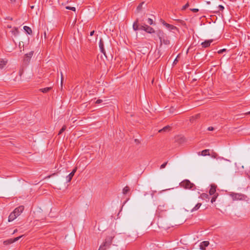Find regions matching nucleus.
<instances>
[{"mask_svg":"<svg viewBox=\"0 0 250 250\" xmlns=\"http://www.w3.org/2000/svg\"><path fill=\"white\" fill-rule=\"evenodd\" d=\"M156 34L159 38L161 42V44L162 43L166 45H168L170 43V41L167 36L166 34L161 30H158L156 31Z\"/></svg>","mask_w":250,"mask_h":250,"instance_id":"1","label":"nucleus"},{"mask_svg":"<svg viewBox=\"0 0 250 250\" xmlns=\"http://www.w3.org/2000/svg\"><path fill=\"white\" fill-rule=\"evenodd\" d=\"M180 186L186 189L195 188V186L188 180H185L180 183Z\"/></svg>","mask_w":250,"mask_h":250,"instance_id":"2","label":"nucleus"},{"mask_svg":"<svg viewBox=\"0 0 250 250\" xmlns=\"http://www.w3.org/2000/svg\"><path fill=\"white\" fill-rule=\"evenodd\" d=\"M114 237L115 235L112 232L110 235L106 236L102 245L106 247H107V248H109L112 244V240L114 238Z\"/></svg>","mask_w":250,"mask_h":250,"instance_id":"3","label":"nucleus"},{"mask_svg":"<svg viewBox=\"0 0 250 250\" xmlns=\"http://www.w3.org/2000/svg\"><path fill=\"white\" fill-rule=\"evenodd\" d=\"M230 196L233 200H246L247 198L245 195L236 193H231Z\"/></svg>","mask_w":250,"mask_h":250,"instance_id":"4","label":"nucleus"},{"mask_svg":"<svg viewBox=\"0 0 250 250\" xmlns=\"http://www.w3.org/2000/svg\"><path fill=\"white\" fill-rule=\"evenodd\" d=\"M23 235H21L19 237H16L14 239H10L7 240H5L3 242V244L5 245H7L9 244H11L18 240H19L21 238Z\"/></svg>","mask_w":250,"mask_h":250,"instance_id":"5","label":"nucleus"},{"mask_svg":"<svg viewBox=\"0 0 250 250\" xmlns=\"http://www.w3.org/2000/svg\"><path fill=\"white\" fill-rule=\"evenodd\" d=\"M24 209V207L23 206H20L17 208H16L14 210V212L16 214V215L19 216L23 211Z\"/></svg>","mask_w":250,"mask_h":250,"instance_id":"6","label":"nucleus"},{"mask_svg":"<svg viewBox=\"0 0 250 250\" xmlns=\"http://www.w3.org/2000/svg\"><path fill=\"white\" fill-rule=\"evenodd\" d=\"M99 48L101 52L105 56V51L104 48V42L102 39L99 42Z\"/></svg>","mask_w":250,"mask_h":250,"instance_id":"7","label":"nucleus"},{"mask_svg":"<svg viewBox=\"0 0 250 250\" xmlns=\"http://www.w3.org/2000/svg\"><path fill=\"white\" fill-rule=\"evenodd\" d=\"M209 244V243L208 241H203L200 243V249L202 250H206V247H208Z\"/></svg>","mask_w":250,"mask_h":250,"instance_id":"8","label":"nucleus"},{"mask_svg":"<svg viewBox=\"0 0 250 250\" xmlns=\"http://www.w3.org/2000/svg\"><path fill=\"white\" fill-rule=\"evenodd\" d=\"M213 42L212 40H206L201 43V45L204 48H207L210 46L211 43Z\"/></svg>","mask_w":250,"mask_h":250,"instance_id":"9","label":"nucleus"},{"mask_svg":"<svg viewBox=\"0 0 250 250\" xmlns=\"http://www.w3.org/2000/svg\"><path fill=\"white\" fill-rule=\"evenodd\" d=\"M145 31L148 33H156V31L151 27L146 25V28Z\"/></svg>","mask_w":250,"mask_h":250,"instance_id":"10","label":"nucleus"},{"mask_svg":"<svg viewBox=\"0 0 250 250\" xmlns=\"http://www.w3.org/2000/svg\"><path fill=\"white\" fill-rule=\"evenodd\" d=\"M217 186L214 184L211 185L209 191V193L210 195H214L216 192V188Z\"/></svg>","mask_w":250,"mask_h":250,"instance_id":"11","label":"nucleus"},{"mask_svg":"<svg viewBox=\"0 0 250 250\" xmlns=\"http://www.w3.org/2000/svg\"><path fill=\"white\" fill-rule=\"evenodd\" d=\"M133 29L135 31L139 30V20L138 19H136V21L133 23Z\"/></svg>","mask_w":250,"mask_h":250,"instance_id":"12","label":"nucleus"},{"mask_svg":"<svg viewBox=\"0 0 250 250\" xmlns=\"http://www.w3.org/2000/svg\"><path fill=\"white\" fill-rule=\"evenodd\" d=\"M17 217V216L16 215V214L14 213V211L12 212L9 217H8V221L11 222L13 221L15 219H16Z\"/></svg>","mask_w":250,"mask_h":250,"instance_id":"13","label":"nucleus"},{"mask_svg":"<svg viewBox=\"0 0 250 250\" xmlns=\"http://www.w3.org/2000/svg\"><path fill=\"white\" fill-rule=\"evenodd\" d=\"M175 141L179 144H182L185 142V138L183 137H177L175 138Z\"/></svg>","mask_w":250,"mask_h":250,"instance_id":"14","label":"nucleus"},{"mask_svg":"<svg viewBox=\"0 0 250 250\" xmlns=\"http://www.w3.org/2000/svg\"><path fill=\"white\" fill-rule=\"evenodd\" d=\"M23 29L24 30H25V31L28 34H29V35H31L32 34V29L30 27H28V26H24L23 27Z\"/></svg>","mask_w":250,"mask_h":250,"instance_id":"15","label":"nucleus"},{"mask_svg":"<svg viewBox=\"0 0 250 250\" xmlns=\"http://www.w3.org/2000/svg\"><path fill=\"white\" fill-rule=\"evenodd\" d=\"M144 3H145V2L144 1H142L137 7L136 11H137V13L140 12L142 10V9L143 8V4H144Z\"/></svg>","mask_w":250,"mask_h":250,"instance_id":"16","label":"nucleus"},{"mask_svg":"<svg viewBox=\"0 0 250 250\" xmlns=\"http://www.w3.org/2000/svg\"><path fill=\"white\" fill-rule=\"evenodd\" d=\"M218 159H220V160H223L224 162L222 163V165L224 166H227L228 165L227 164V163H230V161L229 160H227V159H224L223 157H218Z\"/></svg>","mask_w":250,"mask_h":250,"instance_id":"17","label":"nucleus"},{"mask_svg":"<svg viewBox=\"0 0 250 250\" xmlns=\"http://www.w3.org/2000/svg\"><path fill=\"white\" fill-rule=\"evenodd\" d=\"M130 191V188L128 186H125L123 189V193L126 194Z\"/></svg>","mask_w":250,"mask_h":250,"instance_id":"18","label":"nucleus"},{"mask_svg":"<svg viewBox=\"0 0 250 250\" xmlns=\"http://www.w3.org/2000/svg\"><path fill=\"white\" fill-rule=\"evenodd\" d=\"M33 51H31L28 53H27L25 55V57L27 58V61H28L30 59L33 54Z\"/></svg>","mask_w":250,"mask_h":250,"instance_id":"19","label":"nucleus"},{"mask_svg":"<svg viewBox=\"0 0 250 250\" xmlns=\"http://www.w3.org/2000/svg\"><path fill=\"white\" fill-rule=\"evenodd\" d=\"M201 205H202L201 203H197L196 205V206L191 210V211L193 212V211L198 210L201 207Z\"/></svg>","mask_w":250,"mask_h":250,"instance_id":"20","label":"nucleus"},{"mask_svg":"<svg viewBox=\"0 0 250 250\" xmlns=\"http://www.w3.org/2000/svg\"><path fill=\"white\" fill-rule=\"evenodd\" d=\"M170 127L169 125H167L163 127L162 129H160L159 132H166L170 129Z\"/></svg>","mask_w":250,"mask_h":250,"instance_id":"21","label":"nucleus"},{"mask_svg":"<svg viewBox=\"0 0 250 250\" xmlns=\"http://www.w3.org/2000/svg\"><path fill=\"white\" fill-rule=\"evenodd\" d=\"M166 27L171 30L177 29V27L176 26H175L173 25L170 24L169 23H167Z\"/></svg>","mask_w":250,"mask_h":250,"instance_id":"22","label":"nucleus"},{"mask_svg":"<svg viewBox=\"0 0 250 250\" xmlns=\"http://www.w3.org/2000/svg\"><path fill=\"white\" fill-rule=\"evenodd\" d=\"M7 61H5L3 60H0V68H2L6 65Z\"/></svg>","mask_w":250,"mask_h":250,"instance_id":"23","label":"nucleus"},{"mask_svg":"<svg viewBox=\"0 0 250 250\" xmlns=\"http://www.w3.org/2000/svg\"><path fill=\"white\" fill-rule=\"evenodd\" d=\"M73 176L74 175L71 173H70L68 176H67L66 177V178L67 182H68V183L70 182L71 181Z\"/></svg>","mask_w":250,"mask_h":250,"instance_id":"24","label":"nucleus"},{"mask_svg":"<svg viewBox=\"0 0 250 250\" xmlns=\"http://www.w3.org/2000/svg\"><path fill=\"white\" fill-rule=\"evenodd\" d=\"M201 154L203 156L209 155V150L208 149H205V150H203L201 152Z\"/></svg>","mask_w":250,"mask_h":250,"instance_id":"25","label":"nucleus"},{"mask_svg":"<svg viewBox=\"0 0 250 250\" xmlns=\"http://www.w3.org/2000/svg\"><path fill=\"white\" fill-rule=\"evenodd\" d=\"M12 32L13 35H14L15 36H16L17 35H18L19 34V32L18 28L17 27H14L13 31H12Z\"/></svg>","mask_w":250,"mask_h":250,"instance_id":"26","label":"nucleus"},{"mask_svg":"<svg viewBox=\"0 0 250 250\" xmlns=\"http://www.w3.org/2000/svg\"><path fill=\"white\" fill-rule=\"evenodd\" d=\"M200 198L203 199H208V195L207 193H202L200 195Z\"/></svg>","mask_w":250,"mask_h":250,"instance_id":"27","label":"nucleus"},{"mask_svg":"<svg viewBox=\"0 0 250 250\" xmlns=\"http://www.w3.org/2000/svg\"><path fill=\"white\" fill-rule=\"evenodd\" d=\"M51 87H46L41 89L40 90L43 93H47L51 89Z\"/></svg>","mask_w":250,"mask_h":250,"instance_id":"28","label":"nucleus"},{"mask_svg":"<svg viewBox=\"0 0 250 250\" xmlns=\"http://www.w3.org/2000/svg\"><path fill=\"white\" fill-rule=\"evenodd\" d=\"M66 125H64L62 127V128L60 129V130L59 131V132L58 133V135H61L63 131H64L66 130Z\"/></svg>","mask_w":250,"mask_h":250,"instance_id":"29","label":"nucleus"},{"mask_svg":"<svg viewBox=\"0 0 250 250\" xmlns=\"http://www.w3.org/2000/svg\"><path fill=\"white\" fill-rule=\"evenodd\" d=\"M218 195V193H217L216 194H214V196L212 197V198L211 199V202L212 203H213V202H214L216 201V199Z\"/></svg>","mask_w":250,"mask_h":250,"instance_id":"30","label":"nucleus"},{"mask_svg":"<svg viewBox=\"0 0 250 250\" xmlns=\"http://www.w3.org/2000/svg\"><path fill=\"white\" fill-rule=\"evenodd\" d=\"M65 8L67 9L71 10L73 11H75V10H76V8L74 7H71V6H67L65 7Z\"/></svg>","mask_w":250,"mask_h":250,"instance_id":"31","label":"nucleus"},{"mask_svg":"<svg viewBox=\"0 0 250 250\" xmlns=\"http://www.w3.org/2000/svg\"><path fill=\"white\" fill-rule=\"evenodd\" d=\"M107 248H108L107 247L101 245L99 249V250H106Z\"/></svg>","mask_w":250,"mask_h":250,"instance_id":"32","label":"nucleus"},{"mask_svg":"<svg viewBox=\"0 0 250 250\" xmlns=\"http://www.w3.org/2000/svg\"><path fill=\"white\" fill-rule=\"evenodd\" d=\"M189 6L188 3H187L184 6H183L182 10H185Z\"/></svg>","mask_w":250,"mask_h":250,"instance_id":"33","label":"nucleus"},{"mask_svg":"<svg viewBox=\"0 0 250 250\" xmlns=\"http://www.w3.org/2000/svg\"><path fill=\"white\" fill-rule=\"evenodd\" d=\"M167 164V162H166L164 163V164H163L162 165H161L160 167V169L164 168L166 167Z\"/></svg>","mask_w":250,"mask_h":250,"instance_id":"34","label":"nucleus"},{"mask_svg":"<svg viewBox=\"0 0 250 250\" xmlns=\"http://www.w3.org/2000/svg\"><path fill=\"white\" fill-rule=\"evenodd\" d=\"M147 22L149 24L152 25L153 23V21L150 18H148L147 20Z\"/></svg>","mask_w":250,"mask_h":250,"instance_id":"35","label":"nucleus"},{"mask_svg":"<svg viewBox=\"0 0 250 250\" xmlns=\"http://www.w3.org/2000/svg\"><path fill=\"white\" fill-rule=\"evenodd\" d=\"M61 88L62 89V83H63V75H62V73L61 72Z\"/></svg>","mask_w":250,"mask_h":250,"instance_id":"36","label":"nucleus"},{"mask_svg":"<svg viewBox=\"0 0 250 250\" xmlns=\"http://www.w3.org/2000/svg\"><path fill=\"white\" fill-rule=\"evenodd\" d=\"M226 51H227L226 49H221L218 51V53L221 54L223 53L224 52H226Z\"/></svg>","mask_w":250,"mask_h":250,"instance_id":"37","label":"nucleus"},{"mask_svg":"<svg viewBox=\"0 0 250 250\" xmlns=\"http://www.w3.org/2000/svg\"><path fill=\"white\" fill-rule=\"evenodd\" d=\"M146 24H144V25H141V26L139 25V29L143 30L145 31V29L146 28Z\"/></svg>","mask_w":250,"mask_h":250,"instance_id":"38","label":"nucleus"},{"mask_svg":"<svg viewBox=\"0 0 250 250\" xmlns=\"http://www.w3.org/2000/svg\"><path fill=\"white\" fill-rule=\"evenodd\" d=\"M218 8L219 9V10L220 11H223V10L224 9V7L222 5H219Z\"/></svg>","mask_w":250,"mask_h":250,"instance_id":"39","label":"nucleus"},{"mask_svg":"<svg viewBox=\"0 0 250 250\" xmlns=\"http://www.w3.org/2000/svg\"><path fill=\"white\" fill-rule=\"evenodd\" d=\"M190 11L193 12H197L199 11V9L197 8H191L190 9Z\"/></svg>","mask_w":250,"mask_h":250,"instance_id":"40","label":"nucleus"},{"mask_svg":"<svg viewBox=\"0 0 250 250\" xmlns=\"http://www.w3.org/2000/svg\"><path fill=\"white\" fill-rule=\"evenodd\" d=\"M24 46V44H23V42H19V48L20 49L21 48V47H23Z\"/></svg>","mask_w":250,"mask_h":250,"instance_id":"41","label":"nucleus"},{"mask_svg":"<svg viewBox=\"0 0 250 250\" xmlns=\"http://www.w3.org/2000/svg\"><path fill=\"white\" fill-rule=\"evenodd\" d=\"M161 23L165 26H166L167 24V23L164 20H162V19H161Z\"/></svg>","mask_w":250,"mask_h":250,"instance_id":"42","label":"nucleus"},{"mask_svg":"<svg viewBox=\"0 0 250 250\" xmlns=\"http://www.w3.org/2000/svg\"><path fill=\"white\" fill-rule=\"evenodd\" d=\"M102 102H103V101H102V100H101V99H98V100H97L96 101L95 103H96V104H99L101 103Z\"/></svg>","mask_w":250,"mask_h":250,"instance_id":"43","label":"nucleus"},{"mask_svg":"<svg viewBox=\"0 0 250 250\" xmlns=\"http://www.w3.org/2000/svg\"><path fill=\"white\" fill-rule=\"evenodd\" d=\"M214 128L212 126H209L208 128V130L209 131H213Z\"/></svg>","mask_w":250,"mask_h":250,"instance_id":"44","label":"nucleus"},{"mask_svg":"<svg viewBox=\"0 0 250 250\" xmlns=\"http://www.w3.org/2000/svg\"><path fill=\"white\" fill-rule=\"evenodd\" d=\"M77 171V167H75L73 170L71 172V173L73 174V175H74L75 174V173L76 172V171Z\"/></svg>","mask_w":250,"mask_h":250,"instance_id":"45","label":"nucleus"},{"mask_svg":"<svg viewBox=\"0 0 250 250\" xmlns=\"http://www.w3.org/2000/svg\"><path fill=\"white\" fill-rule=\"evenodd\" d=\"M194 116H192L190 119V122H193L194 120H195V119H194Z\"/></svg>","mask_w":250,"mask_h":250,"instance_id":"46","label":"nucleus"},{"mask_svg":"<svg viewBox=\"0 0 250 250\" xmlns=\"http://www.w3.org/2000/svg\"><path fill=\"white\" fill-rule=\"evenodd\" d=\"M134 141L137 144H140V141H139V140H138L137 139H135Z\"/></svg>","mask_w":250,"mask_h":250,"instance_id":"47","label":"nucleus"},{"mask_svg":"<svg viewBox=\"0 0 250 250\" xmlns=\"http://www.w3.org/2000/svg\"><path fill=\"white\" fill-rule=\"evenodd\" d=\"M194 117H195L194 119H198L200 117V114H197Z\"/></svg>","mask_w":250,"mask_h":250,"instance_id":"48","label":"nucleus"},{"mask_svg":"<svg viewBox=\"0 0 250 250\" xmlns=\"http://www.w3.org/2000/svg\"><path fill=\"white\" fill-rule=\"evenodd\" d=\"M56 173H53L52 175H49V176H48L47 177H46V178H50L51 176H54V175H56Z\"/></svg>","mask_w":250,"mask_h":250,"instance_id":"49","label":"nucleus"},{"mask_svg":"<svg viewBox=\"0 0 250 250\" xmlns=\"http://www.w3.org/2000/svg\"><path fill=\"white\" fill-rule=\"evenodd\" d=\"M94 32H94V30H93V31H91V32H90V36H93V35H94Z\"/></svg>","mask_w":250,"mask_h":250,"instance_id":"50","label":"nucleus"},{"mask_svg":"<svg viewBox=\"0 0 250 250\" xmlns=\"http://www.w3.org/2000/svg\"><path fill=\"white\" fill-rule=\"evenodd\" d=\"M10 0V2L11 3H14L16 2V0Z\"/></svg>","mask_w":250,"mask_h":250,"instance_id":"51","label":"nucleus"},{"mask_svg":"<svg viewBox=\"0 0 250 250\" xmlns=\"http://www.w3.org/2000/svg\"><path fill=\"white\" fill-rule=\"evenodd\" d=\"M178 61L177 59L176 58L174 61V63H176V62Z\"/></svg>","mask_w":250,"mask_h":250,"instance_id":"52","label":"nucleus"},{"mask_svg":"<svg viewBox=\"0 0 250 250\" xmlns=\"http://www.w3.org/2000/svg\"><path fill=\"white\" fill-rule=\"evenodd\" d=\"M217 154H215V155H213L212 156V157H213V158H216V156H217Z\"/></svg>","mask_w":250,"mask_h":250,"instance_id":"53","label":"nucleus"},{"mask_svg":"<svg viewBox=\"0 0 250 250\" xmlns=\"http://www.w3.org/2000/svg\"><path fill=\"white\" fill-rule=\"evenodd\" d=\"M17 231H18V230H17V229H15V230H14L13 233H16V232H17Z\"/></svg>","mask_w":250,"mask_h":250,"instance_id":"54","label":"nucleus"},{"mask_svg":"<svg viewBox=\"0 0 250 250\" xmlns=\"http://www.w3.org/2000/svg\"><path fill=\"white\" fill-rule=\"evenodd\" d=\"M30 8H31V9H33V8H34V6H33V5H32V6H30Z\"/></svg>","mask_w":250,"mask_h":250,"instance_id":"55","label":"nucleus"},{"mask_svg":"<svg viewBox=\"0 0 250 250\" xmlns=\"http://www.w3.org/2000/svg\"><path fill=\"white\" fill-rule=\"evenodd\" d=\"M44 37H45V38H46V33H45V32H44Z\"/></svg>","mask_w":250,"mask_h":250,"instance_id":"56","label":"nucleus"},{"mask_svg":"<svg viewBox=\"0 0 250 250\" xmlns=\"http://www.w3.org/2000/svg\"><path fill=\"white\" fill-rule=\"evenodd\" d=\"M249 177L250 179V174L249 175Z\"/></svg>","mask_w":250,"mask_h":250,"instance_id":"57","label":"nucleus"},{"mask_svg":"<svg viewBox=\"0 0 250 250\" xmlns=\"http://www.w3.org/2000/svg\"><path fill=\"white\" fill-rule=\"evenodd\" d=\"M247 114H250V111Z\"/></svg>","mask_w":250,"mask_h":250,"instance_id":"58","label":"nucleus"}]
</instances>
